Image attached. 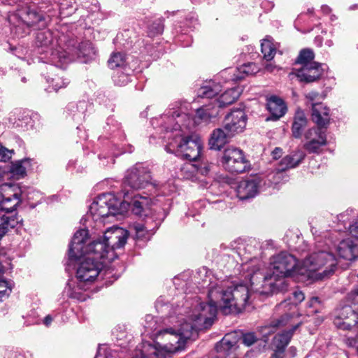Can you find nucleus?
Masks as SVG:
<instances>
[{"label": "nucleus", "mask_w": 358, "mask_h": 358, "mask_svg": "<svg viewBox=\"0 0 358 358\" xmlns=\"http://www.w3.org/2000/svg\"><path fill=\"white\" fill-rule=\"evenodd\" d=\"M198 311L196 306L189 316L188 321H179L180 324L159 331L155 335V345L143 343L141 348L143 357L166 358V353H174L184 348L187 340L194 339L197 331L212 325L215 308L208 307Z\"/></svg>", "instance_id": "1"}, {"label": "nucleus", "mask_w": 358, "mask_h": 358, "mask_svg": "<svg viewBox=\"0 0 358 358\" xmlns=\"http://www.w3.org/2000/svg\"><path fill=\"white\" fill-rule=\"evenodd\" d=\"M261 48L264 59L269 61L274 57L276 48L269 38H265L262 41Z\"/></svg>", "instance_id": "33"}, {"label": "nucleus", "mask_w": 358, "mask_h": 358, "mask_svg": "<svg viewBox=\"0 0 358 358\" xmlns=\"http://www.w3.org/2000/svg\"><path fill=\"white\" fill-rule=\"evenodd\" d=\"M265 70L269 73H274L275 71L280 70V68L271 63H269L265 66Z\"/></svg>", "instance_id": "47"}, {"label": "nucleus", "mask_w": 358, "mask_h": 358, "mask_svg": "<svg viewBox=\"0 0 358 358\" xmlns=\"http://www.w3.org/2000/svg\"><path fill=\"white\" fill-rule=\"evenodd\" d=\"M305 138L307 142L304 148L309 152H317L320 148L326 145V134L321 128H312L305 133Z\"/></svg>", "instance_id": "18"}, {"label": "nucleus", "mask_w": 358, "mask_h": 358, "mask_svg": "<svg viewBox=\"0 0 358 358\" xmlns=\"http://www.w3.org/2000/svg\"><path fill=\"white\" fill-rule=\"evenodd\" d=\"M114 81L118 85H124L129 82V76L126 74L121 73L114 77Z\"/></svg>", "instance_id": "43"}, {"label": "nucleus", "mask_w": 358, "mask_h": 358, "mask_svg": "<svg viewBox=\"0 0 358 358\" xmlns=\"http://www.w3.org/2000/svg\"><path fill=\"white\" fill-rule=\"evenodd\" d=\"M13 152V150H8L2 145H0V161L5 162L8 161L11 159Z\"/></svg>", "instance_id": "41"}, {"label": "nucleus", "mask_w": 358, "mask_h": 358, "mask_svg": "<svg viewBox=\"0 0 358 358\" xmlns=\"http://www.w3.org/2000/svg\"><path fill=\"white\" fill-rule=\"evenodd\" d=\"M52 322V317L50 315H47L43 320V323L47 327L49 326Z\"/></svg>", "instance_id": "51"}, {"label": "nucleus", "mask_w": 358, "mask_h": 358, "mask_svg": "<svg viewBox=\"0 0 358 358\" xmlns=\"http://www.w3.org/2000/svg\"><path fill=\"white\" fill-rule=\"evenodd\" d=\"M329 110L322 103H312V118L318 127H326L329 122Z\"/></svg>", "instance_id": "24"}, {"label": "nucleus", "mask_w": 358, "mask_h": 358, "mask_svg": "<svg viewBox=\"0 0 358 358\" xmlns=\"http://www.w3.org/2000/svg\"><path fill=\"white\" fill-rule=\"evenodd\" d=\"M271 358H283L282 352L275 350V352L271 356Z\"/></svg>", "instance_id": "52"}, {"label": "nucleus", "mask_w": 358, "mask_h": 358, "mask_svg": "<svg viewBox=\"0 0 358 358\" xmlns=\"http://www.w3.org/2000/svg\"><path fill=\"white\" fill-rule=\"evenodd\" d=\"M3 272V266L0 263V274ZM12 290V285L10 282L3 278H0V301L7 298Z\"/></svg>", "instance_id": "34"}, {"label": "nucleus", "mask_w": 358, "mask_h": 358, "mask_svg": "<svg viewBox=\"0 0 358 358\" xmlns=\"http://www.w3.org/2000/svg\"><path fill=\"white\" fill-rule=\"evenodd\" d=\"M134 229L136 231V236L138 239L146 238V235L148 233V231L145 229L143 224H135L134 225Z\"/></svg>", "instance_id": "40"}, {"label": "nucleus", "mask_w": 358, "mask_h": 358, "mask_svg": "<svg viewBox=\"0 0 358 358\" xmlns=\"http://www.w3.org/2000/svg\"><path fill=\"white\" fill-rule=\"evenodd\" d=\"M21 202L20 194L6 184L0 186V210L12 212Z\"/></svg>", "instance_id": "16"}, {"label": "nucleus", "mask_w": 358, "mask_h": 358, "mask_svg": "<svg viewBox=\"0 0 358 358\" xmlns=\"http://www.w3.org/2000/svg\"><path fill=\"white\" fill-rule=\"evenodd\" d=\"M355 292L358 295V287L355 289Z\"/></svg>", "instance_id": "62"}, {"label": "nucleus", "mask_w": 358, "mask_h": 358, "mask_svg": "<svg viewBox=\"0 0 358 358\" xmlns=\"http://www.w3.org/2000/svg\"><path fill=\"white\" fill-rule=\"evenodd\" d=\"M317 305H320V301L317 297H313L308 302V307H315Z\"/></svg>", "instance_id": "50"}, {"label": "nucleus", "mask_w": 358, "mask_h": 358, "mask_svg": "<svg viewBox=\"0 0 358 358\" xmlns=\"http://www.w3.org/2000/svg\"><path fill=\"white\" fill-rule=\"evenodd\" d=\"M307 119L304 112L301 110H297L294 118L292 124V134L295 138H300L302 129L306 126Z\"/></svg>", "instance_id": "29"}, {"label": "nucleus", "mask_w": 358, "mask_h": 358, "mask_svg": "<svg viewBox=\"0 0 358 358\" xmlns=\"http://www.w3.org/2000/svg\"><path fill=\"white\" fill-rule=\"evenodd\" d=\"M322 10L324 13H327L330 11V8L327 6H323Z\"/></svg>", "instance_id": "53"}, {"label": "nucleus", "mask_w": 358, "mask_h": 358, "mask_svg": "<svg viewBox=\"0 0 358 358\" xmlns=\"http://www.w3.org/2000/svg\"><path fill=\"white\" fill-rule=\"evenodd\" d=\"M150 173L142 166H136L127 171L124 184L133 189L145 187L150 182Z\"/></svg>", "instance_id": "17"}, {"label": "nucleus", "mask_w": 358, "mask_h": 358, "mask_svg": "<svg viewBox=\"0 0 358 358\" xmlns=\"http://www.w3.org/2000/svg\"><path fill=\"white\" fill-rule=\"evenodd\" d=\"M162 32V27L159 24H157V34H160Z\"/></svg>", "instance_id": "56"}, {"label": "nucleus", "mask_w": 358, "mask_h": 358, "mask_svg": "<svg viewBox=\"0 0 358 358\" xmlns=\"http://www.w3.org/2000/svg\"><path fill=\"white\" fill-rule=\"evenodd\" d=\"M317 312H318V310H317V309H316V310H313V313H317Z\"/></svg>", "instance_id": "61"}, {"label": "nucleus", "mask_w": 358, "mask_h": 358, "mask_svg": "<svg viewBox=\"0 0 358 358\" xmlns=\"http://www.w3.org/2000/svg\"><path fill=\"white\" fill-rule=\"evenodd\" d=\"M289 351L292 354V357H294L296 354V349L291 347L289 350Z\"/></svg>", "instance_id": "54"}, {"label": "nucleus", "mask_w": 358, "mask_h": 358, "mask_svg": "<svg viewBox=\"0 0 358 358\" xmlns=\"http://www.w3.org/2000/svg\"><path fill=\"white\" fill-rule=\"evenodd\" d=\"M152 201L145 196L136 194L129 203L127 201H120L112 194L99 196L90 206L87 219L102 223V219L117 215H124L130 206L131 211L138 216H147L150 211Z\"/></svg>", "instance_id": "4"}, {"label": "nucleus", "mask_w": 358, "mask_h": 358, "mask_svg": "<svg viewBox=\"0 0 358 358\" xmlns=\"http://www.w3.org/2000/svg\"><path fill=\"white\" fill-rule=\"evenodd\" d=\"M336 250L340 258L348 261H353L358 258V244L351 239L347 238L339 242Z\"/></svg>", "instance_id": "21"}, {"label": "nucleus", "mask_w": 358, "mask_h": 358, "mask_svg": "<svg viewBox=\"0 0 358 358\" xmlns=\"http://www.w3.org/2000/svg\"><path fill=\"white\" fill-rule=\"evenodd\" d=\"M250 293L249 287L244 284L227 287L222 285L211 286L208 291L209 302L206 304L199 303L197 306V310L201 311V308H206L208 312V307H214L215 316L217 308H220L224 315L238 313L245 308Z\"/></svg>", "instance_id": "5"}, {"label": "nucleus", "mask_w": 358, "mask_h": 358, "mask_svg": "<svg viewBox=\"0 0 358 358\" xmlns=\"http://www.w3.org/2000/svg\"><path fill=\"white\" fill-rule=\"evenodd\" d=\"M69 257L71 261L78 260L82 257L84 259L80 262L77 271L76 278L78 280L76 287H73V292L71 294V297L77 298L79 290H86L87 285L94 282L99 275L102 268L103 259H98L94 254L84 252L79 257H71L70 249L69 250Z\"/></svg>", "instance_id": "9"}, {"label": "nucleus", "mask_w": 358, "mask_h": 358, "mask_svg": "<svg viewBox=\"0 0 358 358\" xmlns=\"http://www.w3.org/2000/svg\"><path fill=\"white\" fill-rule=\"evenodd\" d=\"M282 155V150L280 148H275L274 150L272 152V156L273 159H278Z\"/></svg>", "instance_id": "48"}, {"label": "nucleus", "mask_w": 358, "mask_h": 358, "mask_svg": "<svg viewBox=\"0 0 358 358\" xmlns=\"http://www.w3.org/2000/svg\"><path fill=\"white\" fill-rule=\"evenodd\" d=\"M302 263L287 252H280L271 259L268 272L257 270L250 278L251 291L260 294L283 292L287 287L285 278L300 275Z\"/></svg>", "instance_id": "2"}, {"label": "nucleus", "mask_w": 358, "mask_h": 358, "mask_svg": "<svg viewBox=\"0 0 358 358\" xmlns=\"http://www.w3.org/2000/svg\"><path fill=\"white\" fill-rule=\"evenodd\" d=\"M300 324L301 322L292 324L290 327H288L286 330L282 331L275 336L272 344L275 348V350L283 352L285 347L289 343L293 333L300 326Z\"/></svg>", "instance_id": "23"}, {"label": "nucleus", "mask_w": 358, "mask_h": 358, "mask_svg": "<svg viewBox=\"0 0 358 358\" xmlns=\"http://www.w3.org/2000/svg\"><path fill=\"white\" fill-rule=\"evenodd\" d=\"M217 114L218 110L215 108V106H205L196 110V115L192 119L187 113L182 111V108H180V111L173 108L163 117V121L167 124L166 126L167 129L169 125L176 123L179 128L183 127L186 129H190L201 122L208 121Z\"/></svg>", "instance_id": "10"}, {"label": "nucleus", "mask_w": 358, "mask_h": 358, "mask_svg": "<svg viewBox=\"0 0 358 358\" xmlns=\"http://www.w3.org/2000/svg\"><path fill=\"white\" fill-rule=\"evenodd\" d=\"M80 52L83 57H92L96 55V50L90 43L86 42L81 45Z\"/></svg>", "instance_id": "38"}, {"label": "nucleus", "mask_w": 358, "mask_h": 358, "mask_svg": "<svg viewBox=\"0 0 358 358\" xmlns=\"http://www.w3.org/2000/svg\"><path fill=\"white\" fill-rule=\"evenodd\" d=\"M13 24H15L16 32H17L18 34H20V27L26 26L25 24L22 23V21L20 18L15 19V23H13Z\"/></svg>", "instance_id": "49"}, {"label": "nucleus", "mask_w": 358, "mask_h": 358, "mask_svg": "<svg viewBox=\"0 0 358 358\" xmlns=\"http://www.w3.org/2000/svg\"><path fill=\"white\" fill-rule=\"evenodd\" d=\"M267 184L265 180L254 177L242 180L237 187V196L241 200L254 197L258 192L266 191Z\"/></svg>", "instance_id": "13"}, {"label": "nucleus", "mask_w": 358, "mask_h": 358, "mask_svg": "<svg viewBox=\"0 0 358 358\" xmlns=\"http://www.w3.org/2000/svg\"><path fill=\"white\" fill-rule=\"evenodd\" d=\"M236 343V338L234 334H229L217 343L215 348L217 352H227L229 351Z\"/></svg>", "instance_id": "31"}, {"label": "nucleus", "mask_w": 358, "mask_h": 358, "mask_svg": "<svg viewBox=\"0 0 358 358\" xmlns=\"http://www.w3.org/2000/svg\"><path fill=\"white\" fill-rule=\"evenodd\" d=\"M335 324L340 328L349 329L358 324V312L351 306H346L341 308Z\"/></svg>", "instance_id": "20"}, {"label": "nucleus", "mask_w": 358, "mask_h": 358, "mask_svg": "<svg viewBox=\"0 0 358 358\" xmlns=\"http://www.w3.org/2000/svg\"><path fill=\"white\" fill-rule=\"evenodd\" d=\"M222 162L225 169L231 173H243L250 166L243 152L235 147H229L224 150Z\"/></svg>", "instance_id": "12"}, {"label": "nucleus", "mask_w": 358, "mask_h": 358, "mask_svg": "<svg viewBox=\"0 0 358 358\" xmlns=\"http://www.w3.org/2000/svg\"><path fill=\"white\" fill-rule=\"evenodd\" d=\"M19 223L18 219L8 213H0V239L10 229L15 227Z\"/></svg>", "instance_id": "28"}, {"label": "nucleus", "mask_w": 358, "mask_h": 358, "mask_svg": "<svg viewBox=\"0 0 358 358\" xmlns=\"http://www.w3.org/2000/svg\"><path fill=\"white\" fill-rule=\"evenodd\" d=\"M301 275L315 280L322 279L331 274L337 265V259L330 251L318 250L309 254L301 262Z\"/></svg>", "instance_id": "7"}, {"label": "nucleus", "mask_w": 358, "mask_h": 358, "mask_svg": "<svg viewBox=\"0 0 358 358\" xmlns=\"http://www.w3.org/2000/svg\"><path fill=\"white\" fill-rule=\"evenodd\" d=\"M233 136L223 128H217L213 131L208 140L210 149L220 150L229 142Z\"/></svg>", "instance_id": "22"}, {"label": "nucleus", "mask_w": 358, "mask_h": 358, "mask_svg": "<svg viewBox=\"0 0 358 358\" xmlns=\"http://www.w3.org/2000/svg\"><path fill=\"white\" fill-rule=\"evenodd\" d=\"M197 171L202 175H206L209 171V166L206 164H201L197 167Z\"/></svg>", "instance_id": "46"}, {"label": "nucleus", "mask_w": 358, "mask_h": 358, "mask_svg": "<svg viewBox=\"0 0 358 358\" xmlns=\"http://www.w3.org/2000/svg\"><path fill=\"white\" fill-rule=\"evenodd\" d=\"M68 83V79H64L60 77H57L52 79V87L55 91H57L62 87H66Z\"/></svg>", "instance_id": "42"}, {"label": "nucleus", "mask_w": 358, "mask_h": 358, "mask_svg": "<svg viewBox=\"0 0 358 358\" xmlns=\"http://www.w3.org/2000/svg\"><path fill=\"white\" fill-rule=\"evenodd\" d=\"M238 74L235 76L232 80H237L243 78V75H254L259 71L258 66L255 63H248L242 65L238 69Z\"/></svg>", "instance_id": "32"}, {"label": "nucleus", "mask_w": 358, "mask_h": 358, "mask_svg": "<svg viewBox=\"0 0 358 358\" xmlns=\"http://www.w3.org/2000/svg\"><path fill=\"white\" fill-rule=\"evenodd\" d=\"M305 299L304 294L300 290H295L292 293V296L289 299L282 301L275 308L276 313L285 312L284 314L280 316H273L265 325L259 329V331L265 338L264 342H266L268 336L275 332L276 331L286 327L291 324V321L294 316V314L287 313L292 310L299 303L302 302Z\"/></svg>", "instance_id": "8"}, {"label": "nucleus", "mask_w": 358, "mask_h": 358, "mask_svg": "<svg viewBox=\"0 0 358 358\" xmlns=\"http://www.w3.org/2000/svg\"><path fill=\"white\" fill-rule=\"evenodd\" d=\"M247 116L241 109L233 110L224 118V127L233 137L244 131Z\"/></svg>", "instance_id": "15"}, {"label": "nucleus", "mask_w": 358, "mask_h": 358, "mask_svg": "<svg viewBox=\"0 0 358 358\" xmlns=\"http://www.w3.org/2000/svg\"><path fill=\"white\" fill-rule=\"evenodd\" d=\"M357 276H358V273H357Z\"/></svg>", "instance_id": "64"}, {"label": "nucleus", "mask_w": 358, "mask_h": 358, "mask_svg": "<svg viewBox=\"0 0 358 358\" xmlns=\"http://www.w3.org/2000/svg\"><path fill=\"white\" fill-rule=\"evenodd\" d=\"M3 2L7 3L8 4H11L15 3V0H1Z\"/></svg>", "instance_id": "57"}, {"label": "nucleus", "mask_w": 358, "mask_h": 358, "mask_svg": "<svg viewBox=\"0 0 358 358\" xmlns=\"http://www.w3.org/2000/svg\"><path fill=\"white\" fill-rule=\"evenodd\" d=\"M17 18L21 20L22 24H26L27 28L31 26L43 27L47 23L43 13L30 10L29 8H21L16 13H13L8 17L10 23H15V20Z\"/></svg>", "instance_id": "14"}, {"label": "nucleus", "mask_w": 358, "mask_h": 358, "mask_svg": "<svg viewBox=\"0 0 358 358\" xmlns=\"http://www.w3.org/2000/svg\"><path fill=\"white\" fill-rule=\"evenodd\" d=\"M350 234L358 240V220L352 223L349 227Z\"/></svg>", "instance_id": "45"}, {"label": "nucleus", "mask_w": 358, "mask_h": 358, "mask_svg": "<svg viewBox=\"0 0 358 358\" xmlns=\"http://www.w3.org/2000/svg\"><path fill=\"white\" fill-rule=\"evenodd\" d=\"M127 231L121 227H113L108 229L103 234V241H95L89 236L88 230L77 231L70 244L71 257H79L87 252L95 255L98 259L113 260L114 250L122 247L127 242Z\"/></svg>", "instance_id": "3"}, {"label": "nucleus", "mask_w": 358, "mask_h": 358, "mask_svg": "<svg viewBox=\"0 0 358 358\" xmlns=\"http://www.w3.org/2000/svg\"><path fill=\"white\" fill-rule=\"evenodd\" d=\"M314 59V53L311 50L305 49L300 52V54L297 58V63L302 64L303 66L308 64H312L314 62L312 60Z\"/></svg>", "instance_id": "37"}, {"label": "nucleus", "mask_w": 358, "mask_h": 358, "mask_svg": "<svg viewBox=\"0 0 358 358\" xmlns=\"http://www.w3.org/2000/svg\"><path fill=\"white\" fill-rule=\"evenodd\" d=\"M242 339L243 343L248 347L251 346L258 341V338L255 336V333L252 332L243 334Z\"/></svg>", "instance_id": "39"}, {"label": "nucleus", "mask_w": 358, "mask_h": 358, "mask_svg": "<svg viewBox=\"0 0 358 358\" xmlns=\"http://www.w3.org/2000/svg\"><path fill=\"white\" fill-rule=\"evenodd\" d=\"M164 127L167 131L169 142L166 145V150L169 152H174L190 161L196 160L201 154L202 149V141L200 138L196 136H185V128H179L176 123L169 125L164 122Z\"/></svg>", "instance_id": "6"}, {"label": "nucleus", "mask_w": 358, "mask_h": 358, "mask_svg": "<svg viewBox=\"0 0 358 358\" xmlns=\"http://www.w3.org/2000/svg\"><path fill=\"white\" fill-rule=\"evenodd\" d=\"M124 64L125 56L120 52L113 53L108 60V65L111 69L123 66Z\"/></svg>", "instance_id": "36"}, {"label": "nucleus", "mask_w": 358, "mask_h": 358, "mask_svg": "<svg viewBox=\"0 0 358 358\" xmlns=\"http://www.w3.org/2000/svg\"><path fill=\"white\" fill-rule=\"evenodd\" d=\"M69 288H71L72 286H73V283L72 282H69Z\"/></svg>", "instance_id": "60"}, {"label": "nucleus", "mask_w": 358, "mask_h": 358, "mask_svg": "<svg viewBox=\"0 0 358 358\" xmlns=\"http://www.w3.org/2000/svg\"><path fill=\"white\" fill-rule=\"evenodd\" d=\"M267 108L272 115V120H278L282 117L287 107L283 100L276 96H271L267 99Z\"/></svg>", "instance_id": "25"}, {"label": "nucleus", "mask_w": 358, "mask_h": 358, "mask_svg": "<svg viewBox=\"0 0 358 358\" xmlns=\"http://www.w3.org/2000/svg\"><path fill=\"white\" fill-rule=\"evenodd\" d=\"M220 91L221 86L218 83L210 82L199 88L198 96L202 98H212Z\"/></svg>", "instance_id": "30"}, {"label": "nucleus", "mask_w": 358, "mask_h": 358, "mask_svg": "<svg viewBox=\"0 0 358 358\" xmlns=\"http://www.w3.org/2000/svg\"><path fill=\"white\" fill-rule=\"evenodd\" d=\"M62 42L61 38L55 39L50 30L40 31L36 36V45L46 48L45 52L50 51L52 56V62H56L57 59L58 62L63 64L69 60V52L60 47Z\"/></svg>", "instance_id": "11"}, {"label": "nucleus", "mask_w": 358, "mask_h": 358, "mask_svg": "<svg viewBox=\"0 0 358 358\" xmlns=\"http://www.w3.org/2000/svg\"><path fill=\"white\" fill-rule=\"evenodd\" d=\"M25 161H18L13 163L10 171L16 179L23 178L26 175V167L23 165Z\"/></svg>", "instance_id": "35"}, {"label": "nucleus", "mask_w": 358, "mask_h": 358, "mask_svg": "<svg viewBox=\"0 0 358 358\" xmlns=\"http://www.w3.org/2000/svg\"><path fill=\"white\" fill-rule=\"evenodd\" d=\"M4 173V171L2 170V169L0 167V178L3 177Z\"/></svg>", "instance_id": "58"}, {"label": "nucleus", "mask_w": 358, "mask_h": 358, "mask_svg": "<svg viewBox=\"0 0 358 358\" xmlns=\"http://www.w3.org/2000/svg\"><path fill=\"white\" fill-rule=\"evenodd\" d=\"M117 339H122L123 338L122 336L119 335V334H117Z\"/></svg>", "instance_id": "59"}, {"label": "nucleus", "mask_w": 358, "mask_h": 358, "mask_svg": "<svg viewBox=\"0 0 358 358\" xmlns=\"http://www.w3.org/2000/svg\"><path fill=\"white\" fill-rule=\"evenodd\" d=\"M306 97L310 101L311 104L313 103H320L318 101L320 99V96L317 92H308V94H306Z\"/></svg>", "instance_id": "44"}, {"label": "nucleus", "mask_w": 358, "mask_h": 358, "mask_svg": "<svg viewBox=\"0 0 358 358\" xmlns=\"http://www.w3.org/2000/svg\"><path fill=\"white\" fill-rule=\"evenodd\" d=\"M331 44H332V42H331V41H330V42H329V43L328 44V45H329V46H331Z\"/></svg>", "instance_id": "63"}, {"label": "nucleus", "mask_w": 358, "mask_h": 358, "mask_svg": "<svg viewBox=\"0 0 358 358\" xmlns=\"http://www.w3.org/2000/svg\"><path fill=\"white\" fill-rule=\"evenodd\" d=\"M321 65L313 62L302 66L301 69L295 70L291 75H295L300 81L310 83L318 79L322 74Z\"/></svg>", "instance_id": "19"}, {"label": "nucleus", "mask_w": 358, "mask_h": 358, "mask_svg": "<svg viewBox=\"0 0 358 358\" xmlns=\"http://www.w3.org/2000/svg\"><path fill=\"white\" fill-rule=\"evenodd\" d=\"M241 90L239 87H233L226 90L216 101L215 105L219 108L226 107L233 103L240 96Z\"/></svg>", "instance_id": "26"}, {"label": "nucleus", "mask_w": 358, "mask_h": 358, "mask_svg": "<svg viewBox=\"0 0 358 358\" xmlns=\"http://www.w3.org/2000/svg\"><path fill=\"white\" fill-rule=\"evenodd\" d=\"M304 154L303 152L297 151L292 155L285 157L281 162L280 167L278 169L279 171H283L288 169L296 167L303 159Z\"/></svg>", "instance_id": "27"}, {"label": "nucleus", "mask_w": 358, "mask_h": 358, "mask_svg": "<svg viewBox=\"0 0 358 358\" xmlns=\"http://www.w3.org/2000/svg\"><path fill=\"white\" fill-rule=\"evenodd\" d=\"M138 350L140 351L141 357H138V354L136 353V358H147L146 357H143V351H142L141 348H140Z\"/></svg>", "instance_id": "55"}]
</instances>
